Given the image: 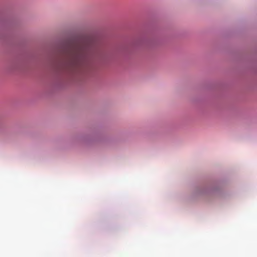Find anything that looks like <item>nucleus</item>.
<instances>
[{"instance_id": "nucleus-1", "label": "nucleus", "mask_w": 257, "mask_h": 257, "mask_svg": "<svg viewBox=\"0 0 257 257\" xmlns=\"http://www.w3.org/2000/svg\"><path fill=\"white\" fill-rule=\"evenodd\" d=\"M80 43L70 48L66 67L76 72H84L91 65L95 49L93 38L85 37L79 39Z\"/></svg>"}]
</instances>
